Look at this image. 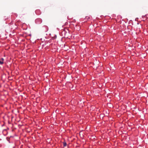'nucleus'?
<instances>
[{"instance_id":"nucleus-1","label":"nucleus","mask_w":148,"mask_h":148,"mask_svg":"<svg viewBox=\"0 0 148 148\" xmlns=\"http://www.w3.org/2000/svg\"><path fill=\"white\" fill-rule=\"evenodd\" d=\"M14 138V136H10V137H8L6 138V139L7 140L9 143H10L11 142V141L12 140V139Z\"/></svg>"},{"instance_id":"nucleus-2","label":"nucleus","mask_w":148,"mask_h":148,"mask_svg":"<svg viewBox=\"0 0 148 148\" xmlns=\"http://www.w3.org/2000/svg\"><path fill=\"white\" fill-rule=\"evenodd\" d=\"M4 59L3 58H1L0 59V64H2L4 63L3 61Z\"/></svg>"},{"instance_id":"nucleus-3","label":"nucleus","mask_w":148,"mask_h":148,"mask_svg":"<svg viewBox=\"0 0 148 148\" xmlns=\"http://www.w3.org/2000/svg\"><path fill=\"white\" fill-rule=\"evenodd\" d=\"M63 145H64V147L66 146V143H65V142L64 143H63Z\"/></svg>"}]
</instances>
